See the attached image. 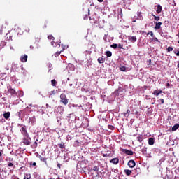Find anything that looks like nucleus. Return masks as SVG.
Segmentation results:
<instances>
[{"mask_svg": "<svg viewBox=\"0 0 179 179\" xmlns=\"http://www.w3.org/2000/svg\"><path fill=\"white\" fill-rule=\"evenodd\" d=\"M157 102L159 103V104H164V99H159L157 100Z\"/></svg>", "mask_w": 179, "mask_h": 179, "instance_id": "bb28decb", "label": "nucleus"}, {"mask_svg": "<svg viewBox=\"0 0 179 179\" xmlns=\"http://www.w3.org/2000/svg\"><path fill=\"white\" fill-rule=\"evenodd\" d=\"M52 47H61V44L58 42H51Z\"/></svg>", "mask_w": 179, "mask_h": 179, "instance_id": "4468645a", "label": "nucleus"}, {"mask_svg": "<svg viewBox=\"0 0 179 179\" xmlns=\"http://www.w3.org/2000/svg\"><path fill=\"white\" fill-rule=\"evenodd\" d=\"M104 0H98V2H103Z\"/></svg>", "mask_w": 179, "mask_h": 179, "instance_id": "3c124183", "label": "nucleus"}, {"mask_svg": "<svg viewBox=\"0 0 179 179\" xmlns=\"http://www.w3.org/2000/svg\"><path fill=\"white\" fill-rule=\"evenodd\" d=\"M154 20H156V22H159V20H160V17L159 16H156L155 15H152Z\"/></svg>", "mask_w": 179, "mask_h": 179, "instance_id": "b1692460", "label": "nucleus"}, {"mask_svg": "<svg viewBox=\"0 0 179 179\" xmlns=\"http://www.w3.org/2000/svg\"><path fill=\"white\" fill-rule=\"evenodd\" d=\"M155 29L156 30H159V29H160L162 27V22H155Z\"/></svg>", "mask_w": 179, "mask_h": 179, "instance_id": "1a4fd4ad", "label": "nucleus"}, {"mask_svg": "<svg viewBox=\"0 0 179 179\" xmlns=\"http://www.w3.org/2000/svg\"><path fill=\"white\" fill-rule=\"evenodd\" d=\"M149 34H150L151 37H153L154 34H153V31H150L147 34V36H149Z\"/></svg>", "mask_w": 179, "mask_h": 179, "instance_id": "4c0bfd02", "label": "nucleus"}, {"mask_svg": "<svg viewBox=\"0 0 179 179\" xmlns=\"http://www.w3.org/2000/svg\"><path fill=\"white\" fill-rule=\"evenodd\" d=\"M127 165L131 169H134V167H135V166H136V163H135V161L134 159H131L128 162Z\"/></svg>", "mask_w": 179, "mask_h": 179, "instance_id": "20e7f679", "label": "nucleus"}, {"mask_svg": "<svg viewBox=\"0 0 179 179\" xmlns=\"http://www.w3.org/2000/svg\"><path fill=\"white\" fill-rule=\"evenodd\" d=\"M152 94L154 95V96H156V97H157V96H159V92L157 91V90H154V92H152Z\"/></svg>", "mask_w": 179, "mask_h": 179, "instance_id": "a878e982", "label": "nucleus"}, {"mask_svg": "<svg viewBox=\"0 0 179 179\" xmlns=\"http://www.w3.org/2000/svg\"><path fill=\"white\" fill-rule=\"evenodd\" d=\"M108 128L109 129H110L111 131H114V129H115V127L114 126H113V125H108Z\"/></svg>", "mask_w": 179, "mask_h": 179, "instance_id": "c756f323", "label": "nucleus"}, {"mask_svg": "<svg viewBox=\"0 0 179 179\" xmlns=\"http://www.w3.org/2000/svg\"><path fill=\"white\" fill-rule=\"evenodd\" d=\"M64 50H65V48H63V49H62V51H64Z\"/></svg>", "mask_w": 179, "mask_h": 179, "instance_id": "bf43d9fd", "label": "nucleus"}, {"mask_svg": "<svg viewBox=\"0 0 179 179\" xmlns=\"http://www.w3.org/2000/svg\"><path fill=\"white\" fill-rule=\"evenodd\" d=\"M67 80H69V78H67Z\"/></svg>", "mask_w": 179, "mask_h": 179, "instance_id": "052dcab7", "label": "nucleus"}, {"mask_svg": "<svg viewBox=\"0 0 179 179\" xmlns=\"http://www.w3.org/2000/svg\"><path fill=\"white\" fill-rule=\"evenodd\" d=\"M46 107H48V104H46Z\"/></svg>", "mask_w": 179, "mask_h": 179, "instance_id": "13d9d810", "label": "nucleus"}, {"mask_svg": "<svg viewBox=\"0 0 179 179\" xmlns=\"http://www.w3.org/2000/svg\"><path fill=\"white\" fill-rule=\"evenodd\" d=\"M61 55V51H57V52H56L55 53V57H58L59 55Z\"/></svg>", "mask_w": 179, "mask_h": 179, "instance_id": "f704fd0d", "label": "nucleus"}, {"mask_svg": "<svg viewBox=\"0 0 179 179\" xmlns=\"http://www.w3.org/2000/svg\"><path fill=\"white\" fill-rule=\"evenodd\" d=\"M148 144L152 146V145H155V138H150L148 139Z\"/></svg>", "mask_w": 179, "mask_h": 179, "instance_id": "2eb2a0df", "label": "nucleus"}, {"mask_svg": "<svg viewBox=\"0 0 179 179\" xmlns=\"http://www.w3.org/2000/svg\"><path fill=\"white\" fill-rule=\"evenodd\" d=\"M57 167H59V169H61V164H57Z\"/></svg>", "mask_w": 179, "mask_h": 179, "instance_id": "de8ad7c7", "label": "nucleus"}, {"mask_svg": "<svg viewBox=\"0 0 179 179\" xmlns=\"http://www.w3.org/2000/svg\"><path fill=\"white\" fill-rule=\"evenodd\" d=\"M37 142H38V139H36V140L35 141L34 143L33 144L34 148H37V146H38V143H37Z\"/></svg>", "mask_w": 179, "mask_h": 179, "instance_id": "c85d7f7f", "label": "nucleus"}, {"mask_svg": "<svg viewBox=\"0 0 179 179\" xmlns=\"http://www.w3.org/2000/svg\"><path fill=\"white\" fill-rule=\"evenodd\" d=\"M52 86H57V80L55 79L51 80Z\"/></svg>", "mask_w": 179, "mask_h": 179, "instance_id": "393cba45", "label": "nucleus"}, {"mask_svg": "<svg viewBox=\"0 0 179 179\" xmlns=\"http://www.w3.org/2000/svg\"><path fill=\"white\" fill-rule=\"evenodd\" d=\"M8 93H10V94H15L16 91L13 90V88H9L8 90Z\"/></svg>", "mask_w": 179, "mask_h": 179, "instance_id": "f3484780", "label": "nucleus"}, {"mask_svg": "<svg viewBox=\"0 0 179 179\" xmlns=\"http://www.w3.org/2000/svg\"><path fill=\"white\" fill-rule=\"evenodd\" d=\"M48 40H52V41L55 40V38H54V36L52 35H49L48 36Z\"/></svg>", "mask_w": 179, "mask_h": 179, "instance_id": "7c9ffc66", "label": "nucleus"}, {"mask_svg": "<svg viewBox=\"0 0 179 179\" xmlns=\"http://www.w3.org/2000/svg\"><path fill=\"white\" fill-rule=\"evenodd\" d=\"M137 15H138V17H142V15H141V12H138Z\"/></svg>", "mask_w": 179, "mask_h": 179, "instance_id": "c03bdc74", "label": "nucleus"}, {"mask_svg": "<svg viewBox=\"0 0 179 179\" xmlns=\"http://www.w3.org/2000/svg\"><path fill=\"white\" fill-rule=\"evenodd\" d=\"M151 62H152V60L149 59V64H151Z\"/></svg>", "mask_w": 179, "mask_h": 179, "instance_id": "864d4df0", "label": "nucleus"}, {"mask_svg": "<svg viewBox=\"0 0 179 179\" xmlns=\"http://www.w3.org/2000/svg\"><path fill=\"white\" fill-rule=\"evenodd\" d=\"M60 102L63 103L64 106H66L69 103L68 98H66V95L65 94H61L60 95Z\"/></svg>", "mask_w": 179, "mask_h": 179, "instance_id": "f03ea898", "label": "nucleus"}, {"mask_svg": "<svg viewBox=\"0 0 179 179\" xmlns=\"http://www.w3.org/2000/svg\"><path fill=\"white\" fill-rule=\"evenodd\" d=\"M22 142L24 144L26 145V146H29L31 143V142L29 141V139L27 138V137H24L22 140Z\"/></svg>", "mask_w": 179, "mask_h": 179, "instance_id": "423d86ee", "label": "nucleus"}, {"mask_svg": "<svg viewBox=\"0 0 179 179\" xmlns=\"http://www.w3.org/2000/svg\"><path fill=\"white\" fill-rule=\"evenodd\" d=\"M36 164H36V162H33V163H32V166H36Z\"/></svg>", "mask_w": 179, "mask_h": 179, "instance_id": "09e8293b", "label": "nucleus"}, {"mask_svg": "<svg viewBox=\"0 0 179 179\" xmlns=\"http://www.w3.org/2000/svg\"><path fill=\"white\" fill-rule=\"evenodd\" d=\"M129 41L131 43H135L136 41V36H129Z\"/></svg>", "mask_w": 179, "mask_h": 179, "instance_id": "ddd939ff", "label": "nucleus"}, {"mask_svg": "<svg viewBox=\"0 0 179 179\" xmlns=\"http://www.w3.org/2000/svg\"><path fill=\"white\" fill-rule=\"evenodd\" d=\"M143 34H148V33L143 31Z\"/></svg>", "mask_w": 179, "mask_h": 179, "instance_id": "603ef678", "label": "nucleus"}, {"mask_svg": "<svg viewBox=\"0 0 179 179\" xmlns=\"http://www.w3.org/2000/svg\"><path fill=\"white\" fill-rule=\"evenodd\" d=\"M117 47H118V48H120V49L124 48H123L124 45H123L122 44H118Z\"/></svg>", "mask_w": 179, "mask_h": 179, "instance_id": "ea45409f", "label": "nucleus"}, {"mask_svg": "<svg viewBox=\"0 0 179 179\" xmlns=\"http://www.w3.org/2000/svg\"><path fill=\"white\" fill-rule=\"evenodd\" d=\"M130 113H131V110H130L129 109H128V110H127V113H124V115H127V114H128V115H129Z\"/></svg>", "mask_w": 179, "mask_h": 179, "instance_id": "a19ab883", "label": "nucleus"}, {"mask_svg": "<svg viewBox=\"0 0 179 179\" xmlns=\"http://www.w3.org/2000/svg\"><path fill=\"white\" fill-rule=\"evenodd\" d=\"M27 55H24V56H21L20 58L21 62H27Z\"/></svg>", "mask_w": 179, "mask_h": 179, "instance_id": "0eeeda50", "label": "nucleus"}, {"mask_svg": "<svg viewBox=\"0 0 179 179\" xmlns=\"http://www.w3.org/2000/svg\"><path fill=\"white\" fill-rule=\"evenodd\" d=\"M93 171H99V166H94V167L93 168Z\"/></svg>", "mask_w": 179, "mask_h": 179, "instance_id": "e433bc0d", "label": "nucleus"}, {"mask_svg": "<svg viewBox=\"0 0 179 179\" xmlns=\"http://www.w3.org/2000/svg\"><path fill=\"white\" fill-rule=\"evenodd\" d=\"M47 24H48V22H45V25H44V27H43L44 29H46Z\"/></svg>", "mask_w": 179, "mask_h": 179, "instance_id": "37998d69", "label": "nucleus"}, {"mask_svg": "<svg viewBox=\"0 0 179 179\" xmlns=\"http://www.w3.org/2000/svg\"><path fill=\"white\" fill-rule=\"evenodd\" d=\"M142 151L143 152H146V148H143Z\"/></svg>", "mask_w": 179, "mask_h": 179, "instance_id": "8fccbe9b", "label": "nucleus"}, {"mask_svg": "<svg viewBox=\"0 0 179 179\" xmlns=\"http://www.w3.org/2000/svg\"><path fill=\"white\" fill-rule=\"evenodd\" d=\"M122 151L123 153H125V155H128L129 156H132L134 155V151L131 150L122 149Z\"/></svg>", "mask_w": 179, "mask_h": 179, "instance_id": "39448f33", "label": "nucleus"}, {"mask_svg": "<svg viewBox=\"0 0 179 179\" xmlns=\"http://www.w3.org/2000/svg\"><path fill=\"white\" fill-rule=\"evenodd\" d=\"M162 10L163 8L162 7V6H160V4H159L157 8V13H162Z\"/></svg>", "mask_w": 179, "mask_h": 179, "instance_id": "f8f14e48", "label": "nucleus"}, {"mask_svg": "<svg viewBox=\"0 0 179 179\" xmlns=\"http://www.w3.org/2000/svg\"><path fill=\"white\" fill-rule=\"evenodd\" d=\"M178 66V68H179V62H178V66Z\"/></svg>", "mask_w": 179, "mask_h": 179, "instance_id": "6e6d98bb", "label": "nucleus"}, {"mask_svg": "<svg viewBox=\"0 0 179 179\" xmlns=\"http://www.w3.org/2000/svg\"><path fill=\"white\" fill-rule=\"evenodd\" d=\"M10 117V112H6L5 113H3V117L5 118V120H9Z\"/></svg>", "mask_w": 179, "mask_h": 179, "instance_id": "9d476101", "label": "nucleus"}, {"mask_svg": "<svg viewBox=\"0 0 179 179\" xmlns=\"http://www.w3.org/2000/svg\"><path fill=\"white\" fill-rule=\"evenodd\" d=\"M1 45H3H3H6V42L2 41V42L1 43Z\"/></svg>", "mask_w": 179, "mask_h": 179, "instance_id": "79ce46f5", "label": "nucleus"}, {"mask_svg": "<svg viewBox=\"0 0 179 179\" xmlns=\"http://www.w3.org/2000/svg\"><path fill=\"white\" fill-rule=\"evenodd\" d=\"M179 128V124H175L172 129H171V131H177Z\"/></svg>", "mask_w": 179, "mask_h": 179, "instance_id": "a211bd4d", "label": "nucleus"}, {"mask_svg": "<svg viewBox=\"0 0 179 179\" xmlns=\"http://www.w3.org/2000/svg\"><path fill=\"white\" fill-rule=\"evenodd\" d=\"M166 51H167L168 52H171V51H173V47L169 46V47L166 48Z\"/></svg>", "mask_w": 179, "mask_h": 179, "instance_id": "2f4dec72", "label": "nucleus"}, {"mask_svg": "<svg viewBox=\"0 0 179 179\" xmlns=\"http://www.w3.org/2000/svg\"><path fill=\"white\" fill-rule=\"evenodd\" d=\"M173 52H174V54H176V55H177V57H179V50H174Z\"/></svg>", "mask_w": 179, "mask_h": 179, "instance_id": "473e14b6", "label": "nucleus"}, {"mask_svg": "<svg viewBox=\"0 0 179 179\" xmlns=\"http://www.w3.org/2000/svg\"><path fill=\"white\" fill-rule=\"evenodd\" d=\"M59 148H60V149H65V143H62L60 144H58Z\"/></svg>", "mask_w": 179, "mask_h": 179, "instance_id": "5701e85b", "label": "nucleus"}, {"mask_svg": "<svg viewBox=\"0 0 179 179\" xmlns=\"http://www.w3.org/2000/svg\"><path fill=\"white\" fill-rule=\"evenodd\" d=\"M24 179H31V174H30V173H25Z\"/></svg>", "mask_w": 179, "mask_h": 179, "instance_id": "aec40b11", "label": "nucleus"}, {"mask_svg": "<svg viewBox=\"0 0 179 179\" xmlns=\"http://www.w3.org/2000/svg\"><path fill=\"white\" fill-rule=\"evenodd\" d=\"M152 41H157V43H160V41H159V39H157L156 37L152 38Z\"/></svg>", "mask_w": 179, "mask_h": 179, "instance_id": "c9c22d12", "label": "nucleus"}, {"mask_svg": "<svg viewBox=\"0 0 179 179\" xmlns=\"http://www.w3.org/2000/svg\"><path fill=\"white\" fill-rule=\"evenodd\" d=\"M152 104H155V103H152Z\"/></svg>", "mask_w": 179, "mask_h": 179, "instance_id": "e2e57ef3", "label": "nucleus"}, {"mask_svg": "<svg viewBox=\"0 0 179 179\" xmlns=\"http://www.w3.org/2000/svg\"><path fill=\"white\" fill-rule=\"evenodd\" d=\"M8 167H13V163L9 162V163L8 164Z\"/></svg>", "mask_w": 179, "mask_h": 179, "instance_id": "58836bf2", "label": "nucleus"}, {"mask_svg": "<svg viewBox=\"0 0 179 179\" xmlns=\"http://www.w3.org/2000/svg\"><path fill=\"white\" fill-rule=\"evenodd\" d=\"M120 71H121L122 72H125L127 71V67L122 66L120 68Z\"/></svg>", "mask_w": 179, "mask_h": 179, "instance_id": "cd10ccee", "label": "nucleus"}, {"mask_svg": "<svg viewBox=\"0 0 179 179\" xmlns=\"http://www.w3.org/2000/svg\"><path fill=\"white\" fill-rule=\"evenodd\" d=\"M124 173L127 176H131V174H132V171L129 169H125Z\"/></svg>", "mask_w": 179, "mask_h": 179, "instance_id": "6ab92c4d", "label": "nucleus"}, {"mask_svg": "<svg viewBox=\"0 0 179 179\" xmlns=\"http://www.w3.org/2000/svg\"><path fill=\"white\" fill-rule=\"evenodd\" d=\"M21 132L22 134V135L25 137V138H29V133H27V130L26 129V126H23L21 128Z\"/></svg>", "mask_w": 179, "mask_h": 179, "instance_id": "7ed1b4c3", "label": "nucleus"}, {"mask_svg": "<svg viewBox=\"0 0 179 179\" xmlns=\"http://www.w3.org/2000/svg\"><path fill=\"white\" fill-rule=\"evenodd\" d=\"M106 57H108V58H110V57L113 56V53L111 52V51H106Z\"/></svg>", "mask_w": 179, "mask_h": 179, "instance_id": "412c9836", "label": "nucleus"}, {"mask_svg": "<svg viewBox=\"0 0 179 179\" xmlns=\"http://www.w3.org/2000/svg\"><path fill=\"white\" fill-rule=\"evenodd\" d=\"M138 142H142L143 141V136H138L137 137Z\"/></svg>", "mask_w": 179, "mask_h": 179, "instance_id": "4be33fe9", "label": "nucleus"}, {"mask_svg": "<svg viewBox=\"0 0 179 179\" xmlns=\"http://www.w3.org/2000/svg\"><path fill=\"white\" fill-rule=\"evenodd\" d=\"M30 113H31V109L29 107H27L24 110H21L17 112V115L20 120H22V118H24L26 115H29Z\"/></svg>", "mask_w": 179, "mask_h": 179, "instance_id": "f257e3e1", "label": "nucleus"}, {"mask_svg": "<svg viewBox=\"0 0 179 179\" xmlns=\"http://www.w3.org/2000/svg\"><path fill=\"white\" fill-rule=\"evenodd\" d=\"M110 163H113V164H118V163H120V159L118 158H113L110 161Z\"/></svg>", "mask_w": 179, "mask_h": 179, "instance_id": "6e6552de", "label": "nucleus"}, {"mask_svg": "<svg viewBox=\"0 0 179 179\" xmlns=\"http://www.w3.org/2000/svg\"><path fill=\"white\" fill-rule=\"evenodd\" d=\"M105 61H106V59H104L103 57H99L98 58L99 64H104Z\"/></svg>", "mask_w": 179, "mask_h": 179, "instance_id": "dca6fc26", "label": "nucleus"}, {"mask_svg": "<svg viewBox=\"0 0 179 179\" xmlns=\"http://www.w3.org/2000/svg\"><path fill=\"white\" fill-rule=\"evenodd\" d=\"M70 86H72V84H70Z\"/></svg>", "mask_w": 179, "mask_h": 179, "instance_id": "680f3d73", "label": "nucleus"}, {"mask_svg": "<svg viewBox=\"0 0 179 179\" xmlns=\"http://www.w3.org/2000/svg\"><path fill=\"white\" fill-rule=\"evenodd\" d=\"M38 159H40L41 162H43L45 164H47V158L43 157L41 155L38 156Z\"/></svg>", "mask_w": 179, "mask_h": 179, "instance_id": "9b49d317", "label": "nucleus"}, {"mask_svg": "<svg viewBox=\"0 0 179 179\" xmlns=\"http://www.w3.org/2000/svg\"><path fill=\"white\" fill-rule=\"evenodd\" d=\"M1 156H2V152H0V157H1Z\"/></svg>", "mask_w": 179, "mask_h": 179, "instance_id": "5fc2aeb1", "label": "nucleus"}, {"mask_svg": "<svg viewBox=\"0 0 179 179\" xmlns=\"http://www.w3.org/2000/svg\"><path fill=\"white\" fill-rule=\"evenodd\" d=\"M169 86H170V83H168L166 84V87H169Z\"/></svg>", "mask_w": 179, "mask_h": 179, "instance_id": "49530a36", "label": "nucleus"}, {"mask_svg": "<svg viewBox=\"0 0 179 179\" xmlns=\"http://www.w3.org/2000/svg\"><path fill=\"white\" fill-rule=\"evenodd\" d=\"M157 92H158L159 94H161V93H163V91H162L160 90H157Z\"/></svg>", "mask_w": 179, "mask_h": 179, "instance_id": "a18cd8bd", "label": "nucleus"}, {"mask_svg": "<svg viewBox=\"0 0 179 179\" xmlns=\"http://www.w3.org/2000/svg\"><path fill=\"white\" fill-rule=\"evenodd\" d=\"M110 47H111V48L115 49V48H117V47H118V45H117V44H113V45H110Z\"/></svg>", "mask_w": 179, "mask_h": 179, "instance_id": "72a5a7b5", "label": "nucleus"}, {"mask_svg": "<svg viewBox=\"0 0 179 179\" xmlns=\"http://www.w3.org/2000/svg\"><path fill=\"white\" fill-rule=\"evenodd\" d=\"M10 40H12V36H10Z\"/></svg>", "mask_w": 179, "mask_h": 179, "instance_id": "4d7b16f0", "label": "nucleus"}]
</instances>
